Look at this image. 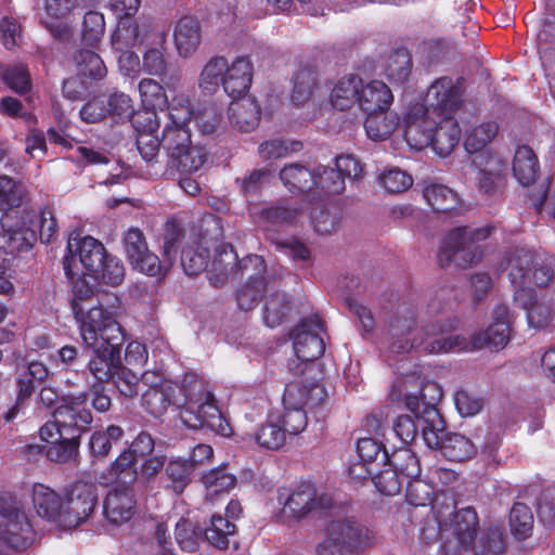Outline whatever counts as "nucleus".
I'll use <instances>...</instances> for the list:
<instances>
[{"label": "nucleus", "instance_id": "obj_31", "mask_svg": "<svg viewBox=\"0 0 555 555\" xmlns=\"http://www.w3.org/2000/svg\"><path fill=\"white\" fill-rule=\"evenodd\" d=\"M208 241L193 232L189 233L188 242L181 250V267L188 275H196L203 270L208 271Z\"/></svg>", "mask_w": 555, "mask_h": 555}, {"label": "nucleus", "instance_id": "obj_47", "mask_svg": "<svg viewBox=\"0 0 555 555\" xmlns=\"http://www.w3.org/2000/svg\"><path fill=\"white\" fill-rule=\"evenodd\" d=\"M129 262L138 272L156 278L157 280H163L172 267V263L167 258L160 261L158 256L150 251L149 248Z\"/></svg>", "mask_w": 555, "mask_h": 555}, {"label": "nucleus", "instance_id": "obj_29", "mask_svg": "<svg viewBox=\"0 0 555 555\" xmlns=\"http://www.w3.org/2000/svg\"><path fill=\"white\" fill-rule=\"evenodd\" d=\"M393 101L390 88L380 80H371L362 82L359 88L358 106L365 114L384 113Z\"/></svg>", "mask_w": 555, "mask_h": 555}, {"label": "nucleus", "instance_id": "obj_52", "mask_svg": "<svg viewBox=\"0 0 555 555\" xmlns=\"http://www.w3.org/2000/svg\"><path fill=\"white\" fill-rule=\"evenodd\" d=\"M138 90L146 109H163L168 104L163 86L152 78L142 79L138 85Z\"/></svg>", "mask_w": 555, "mask_h": 555}, {"label": "nucleus", "instance_id": "obj_33", "mask_svg": "<svg viewBox=\"0 0 555 555\" xmlns=\"http://www.w3.org/2000/svg\"><path fill=\"white\" fill-rule=\"evenodd\" d=\"M228 118L230 124L240 131L249 132L259 124V105L250 96L233 100L228 108Z\"/></svg>", "mask_w": 555, "mask_h": 555}, {"label": "nucleus", "instance_id": "obj_9", "mask_svg": "<svg viewBox=\"0 0 555 555\" xmlns=\"http://www.w3.org/2000/svg\"><path fill=\"white\" fill-rule=\"evenodd\" d=\"M491 231V227H463L452 230L440 251V263L444 266L450 261H454L461 267H466L477 262L482 255L477 243L487 240Z\"/></svg>", "mask_w": 555, "mask_h": 555}, {"label": "nucleus", "instance_id": "obj_15", "mask_svg": "<svg viewBox=\"0 0 555 555\" xmlns=\"http://www.w3.org/2000/svg\"><path fill=\"white\" fill-rule=\"evenodd\" d=\"M321 332L322 322L319 317L313 315L302 320L292 333L296 358L306 363L305 371H313L311 362L325 350Z\"/></svg>", "mask_w": 555, "mask_h": 555}, {"label": "nucleus", "instance_id": "obj_64", "mask_svg": "<svg viewBox=\"0 0 555 555\" xmlns=\"http://www.w3.org/2000/svg\"><path fill=\"white\" fill-rule=\"evenodd\" d=\"M291 311L285 294H274L264 306L263 320L269 327L280 325Z\"/></svg>", "mask_w": 555, "mask_h": 555}, {"label": "nucleus", "instance_id": "obj_44", "mask_svg": "<svg viewBox=\"0 0 555 555\" xmlns=\"http://www.w3.org/2000/svg\"><path fill=\"white\" fill-rule=\"evenodd\" d=\"M125 436V431L117 425L95 430L89 440V449L93 456L105 457L113 446L118 444Z\"/></svg>", "mask_w": 555, "mask_h": 555}, {"label": "nucleus", "instance_id": "obj_13", "mask_svg": "<svg viewBox=\"0 0 555 555\" xmlns=\"http://www.w3.org/2000/svg\"><path fill=\"white\" fill-rule=\"evenodd\" d=\"M505 261L508 279L515 289L530 287L531 283L544 287L554 279L553 269L546 263L535 261L532 254L524 248L511 251Z\"/></svg>", "mask_w": 555, "mask_h": 555}, {"label": "nucleus", "instance_id": "obj_18", "mask_svg": "<svg viewBox=\"0 0 555 555\" xmlns=\"http://www.w3.org/2000/svg\"><path fill=\"white\" fill-rule=\"evenodd\" d=\"M426 109L437 117L454 116L462 105V88L459 81L443 76L437 78L427 89Z\"/></svg>", "mask_w": 555, "mask_h": 555}, {"label": "nucleus", "instance_id": "obj_62", "mask_svg": "<svg viewBox=\"0 0 555 555\" xmlns=\"http://www.w3.org/2000/svg\"><path fill=\"white\" fill-rule=\"evenodd\" d=\"M111 380L122 396L133 398L139 393L142 374H138L133 369L120 364Z\"/></svg>", "mask_w": 555, "mask_h": 555}, {"label": "nucleus", "instance_id": "obj_1", "mask_svg": "<svg viewBox=\"0 0 555 555\" xmlns=\"http://www.w3.org/2000/svg\"><path fill=\"white\" fill-rule=\"evenodd\" d=\"M142 406L153 416L166 413L170 405L179 410L182 424L191 429L207 428L223 437L232 435V428L216 404L209 385L193 373L184 375L182 385L166 380L155 372L142 373Z\"/></svg>", "mask_w": 555, "mask_h": 555}, {"label": "nucleus", "instance_id": "obj_46", "mask_svg": "<svg viewBox=\"0 0 555 555\" xmlns=\"http://www.w3.org/2000/svg\"><path fill=\"white\" fill-rule=\"evenodd\" d=\"M424 197L436 211H450L460 204V197L456 192L437 183L429 184L424 189Z\"/></svg>", "mask_w": 555, "mask_h": 555}, {"label": "nucleus", "instance_id": "obj_40", "mask_svg": "<svg viewBox=\"0 0 555 555\" xmlns=\"http://www.w3.org/2000/svg\"><path fill=\"white\" fill-rule=\"evenodd\" d=\"M319 90L318 75L312 67H302L294 76L292 101L295 105H305L313 100Z\"/></svg>", "mask_w": 555, "mask_h": 555}, {"label": "nucleus", "instance_id": "obj_2", "mask_svg": "<svg viewBox=\"0 0 555 555\" xmlns=\"http://www.w3.org/2000/svg\"><path fill=\"white\" fill-rule=\"evenodd\" d=\"M415 324L414 309L410 306L399 307L388 326L390 352L404 354L418 350L427 354H441L470 351L469 339L462 334H453L459 325L456 319L437 320L418 331H413Z\"/></svg>", "mask_w": 555, "mask_h": 555}, {"label": "nucleus", "instance_id": "obj_28", "mask_svg": "<svg viewBox=\"0 0 555 555\" xmlns=\"http://www.w3.org/2000/svg\"><path fill=\"white\" fill-rule=\"evenodd\" d=\"M472 164L478 170L479 190L486 194L495 192L503 181L505 163L491 153H480L472 158Z\"/></svg>", "mask_w": 555, "mask_h": 555}, {"label": "nucleus", "instance_id": "obj_57", "mask_svg": "<svg viewBox=\"0 0 555 555\" xmlns=\"http://www.w3.org/2000/svg\"><path fill=\"white\" fill-rule=\"evenodd\" d=\"M286 438V433L276 421L275 414H270L268 423L256 434V440L262 448L269 450L280 449Z\"/></svg>", "mask_w": 555, "mask_h": 555}, {"label": "nucleus", "instance_id": "obj_37", "mask_svg": "<svg viewBox=\"0 0 555 555\" xmlns=\"http://www.w3.org/2000/svg\"><path fill=\"white\" fill-rule=\"evenodd\" d=\"M237 255L232 246L223 244L215 249L214 258L208 262V279L214 286L222 285L237 267Z\"/></svg>", "mask_w": 555, "mask_h": 555}, {"label": "nucleus", "instance_id": "obj_50", "mask_svg": "<svg viewBox=\"0 0 555 555\" xmlns=\"http://www.w3.org/2000/svg\"><path fill=\"white\" fill-rule=\"evenodd\" d=\"M207 155L204 147L192 145L191 143L185 151H181L179 155L171 156L170 159L181 173L189 175L196 172L204 166Z\"/></svg>", "mask_w": 555, "mask_h": 555}, {"label": "nucleus", "instance_id": "obj_23", "mask_svg": "<svg viewBox=\"0 0 555 555\" xmlns=\"http://www.w3.org/2000/svg\"><path fill=\"white\" fill-rule=\"evenodd\" d=\"M493 322L487 331L480 332L472 336L469 339L470 351L481 348L502 349L504 348L511 336L512 314L508 307L499 304L492 312Z\"/></svg>", "mask_w": 555, "mask_h": 555}, {"label": "nucleus", "instance_id": "obj_61", "mask_svg": "<svg viewBox=\"0 0 555 555\" xmlns=\"http://www.w3.org/2000/svg\"><path fill=\"white\" fill-rule=\"evenodd\" d=\"M399 474L408 480L415 479L421 474V467L415 454L408 448H401L392 453L389 460Z\"/></svg>", "mask_w": 555, "mask_h": 555}, {"label": "nucleus", "instance_id": "obj_51", "mask_svg": "<svg viewBox=\"0 0 555 555\" xmlns=\"http://www.w3.org/2000/svg\"><path fill=\"white\" fill-rule=\"evenodd\" d=\"M358 459L375 468L387 466L390 456L383 444L373 438H360L357 442Z\"/></svg>", "mask_w": 555, "mask_h": 555}, {"label": "nucleus", "instance_id": "obj_4", "mask_svg": "<svg viewBox=\"0 0 555 555\" xmlns=\"http://www.w3.org/2000/svg\"><path fill=\"white\" fill-rule=\"evenodd\" d=\"M254 66L246 56L229 62L223 56L210 59L198 76V87L204 93L212 94L222 87L233 100L245 98L253 81Z\"/></svg>", "mask_w": 555, "mask_h": 555}, {"label": "nucleus", "instance_id": "obj_54", "mask_svg": "<svg viewBox=\"0 0 555 555\" xmlns=\"http://www.w3.org/2000/svg\"><path fill=\"white\" fill-rule=\"evenodd\" d=\"M79 436L65 434L63 438L48 447L46 453L49 460L56 463H70L78 455Z\"/></svg>", "mask_w": 555, "mask_h": 555}, {"label": "nucleus", "instance_id": "obj_6", "mask_svg": "<svg viewBox=\"0 0 555 555\" xmlns=\"http://www.w3.org/2000/svg\"><path fill=\"white\" fill-rule=\"evenodd\" d=\"M422 435L430 449H439L452 462H465L477 454L476 444L459 433H447L444 422L436 406H425L422 414Z\"/></svg>", "mask_w": 555, "mask_h": 555}, {"label": "nucleus", "instance_id": "obj_10", "mask_svg": "<svg viewBox=\"0 0 555 555\" xmlns=\"http://www.w3.org/2000/svg\"><path fill=\"white\" fill-rule=\"evenodd\" d=\"M193 108L189 95L180 93L172 98L168 105V121L160 139L162 147L169 158L179 155L191 144V133L188 124L192 119Z\"/></svg>", "mask_w": 555, "mask_h": 555}, {"label": "nucleus", "instance_id": "obj_39", "mask_svg": "<svg viewBox=\"0 0 555 555\" xmlns=\"http://www.w3.org/2000/svg\"><path fill=\"white\" fill-rule=\"evenodd\" d=\"M26 186L7 175H0V211H9L28 203Z\"/></svg>", "mask_w": 555, "mask_h": 555}, {"label": "nucleus", "instance_id": "obj_32", "mask_svg": "<svg viewBox=\"0 0 555 555\" xmlns=\"http://www.w3.org/2000/svg\"><path fill=\"white\" fill-rule=\"evenodd\" d=\"M362 78L354 74L345 75L333 82L328 100L334 109L348 111L358 105L359 88Z\"/></svg>", "mask_w": 555, "mask_h": 555}, {"label": "nucleus", "instance_id": "obj_25", "mask_svg": "<svg viewBox=\"0 0 555 555\" xmlns=\"http://www.w3.org/2000/svg\"><path fill=\"white\" fill-rule=\"evenodd\" d=\"M326 397L325 388L315 380L296 378L289 382L283 395L284 409H311L319 405Z\"/></svg>", "mask_w": 555, "mask_h": 555}, {"label": "nucleus", "instance_id": "obj_38", "mask_svg": "<svg viewBox=\"0 0 555 555\" xmlns=\"http://www.w3.org/2000/svg\"><path fill=\"white\" fill-rule=\"evenodd\" d=\"M538 158L531 147L520 145L516 149L513 162V172L522 185H530L538 176Z\"/></svg>", "mask_w": 555, "mask_h": 555}, {"label": "nucleus", "instance_id": "obj_60", "mask_svg": "<svg viewBox=\"0 0 555 555\" xmlns=\"http://www.w3.org/2000/svg\"><path fill=\"white\" fill-rule=\"evenodd\" d=\"M301 146V143L298 141L273 139L259 144L258 155L263 160H275L300 151Z\"/></svg>", "mask_w": 555, "mask_h": 555}, {"label": "nucleus", "instance_id": "obj_21", "mask_svg": "<svg viewBox=\"0 0 555 555\" xmlns=\"http://www.w3.org/2000/svg\"><path fill=\"white\" fill-rule=\"evenodd\" d=\"M3 522L0 526V540L15 550H23L35 540V531L26 513L17 507H2Z\"/></svg>", "mask_w": 555, "mask_h": 555}, {"label": "nucleus", "instance_id": "obj_16", "mask_svg": "<svg viewBox=\"0 0 555 555\" xmlns=\"http://www.w3.org/2000/svg\"><path fill=\"white\" fill-rule=\"evenodd\" d=\"M278 502L282 506L284 516L296 519L302 518L313 509L326 508L331 505V499L319 495L311 483H302L293 491L285 488L279 489Z\"/></svg>", "mask_w": 555, "mask_h": 555}, {"label": "nucleus", "instance_id": "obj_24", "mask_svg": "<svg viewBox=\"0 0 555 555\" xmlns=\"http://www.w3.org/2000/svg\"><path fill=\"white\" fill-rule=\"evenodd\" d=\"M137 513V499L130 486L113 487L103 500V516L107 524L119 527Z\"/></svg>", "mask_w": 555, "mask_h": 555}, {"label": "nucleus", "instance_id": "obj_30", "mask_svg": "<svg viewBox=\"0 0 555 555\" xmlns=\"http://www.w3.org/2000/svg\"><path fill=\"white\" fill-rule=\"evenodd\" d=\"M202 40L201 24L197 18L183 16L173 28V43L181 57H190L198 49Z\"/></svg>", "mask_w": 555, "mask_h": 555}, {"label": "nucleus", "instance_id": "obj_56", "mask_svg": "<svg viewBox=\"0 0 555 555\" xmlns=\"http://www.w3.org/2000/svg\"><path fill=\"white\" fill-rule=\"evenodd\" d=\"M101 262V266L91 274V279L102 281L111 286L119 285L125 278V269L120 259L105 253Z\"/></svg>", "mask_w": 555, "mask_h": 555}, {"label": "nucleus", "instance_id": "obj_34", "mask_svg": "<svg viewBox=\"0 0 555 555\" xmlns=\"http://www.w3.org/2000/svg\"><path fill=\"white\" fill-rule=\"evenodd\" d=\"M138 479L137 460L129 451L124 450L102 473L98 480L101 485L116 482L117 486H129Z\"/></svg>", "mask_w": 555, "mask_h": 555}, {"label": "nucleus", "instance_id": "obj_35", "mask_svg": "<svg viewBox=\"0 0 555 555\" xmlns=\"http://www.w3.org/2000/svg\"><path fill=\"white\" fill-rule=\"evenodd\" d=\"M461 129L454 116L437 117V124L433 130V145L435 152L440 156L449 155L457 145Z\"/></svg>", "mask_w": 555, "mask_h": 555}, {"label": "nucleus", "instance_id": "obj_12", "mask_svg": "<svg viewBox=\"0 0 555 555\" xmlns=\"http://www.w3.org/2000/svg\"><path fill=\"white\" fill-rule=\"evenodd\" d=\"M439 532L444 537L443 548L448 555H457L474 546L478 517L474 508L452 513L450 521L438 519Z\"/></svg>", "mask_w": 555, "mask_h": 555}, {"label": "nucleus", "instance_id": "obj_7", "mask_svg": "<svg viewBox=\"0 0 555 555\" xmlns=\"http://www.w3.org/2000/svg\"><path fill=\"white\" fill-rule=\"evenodd\" d=\"M375 543V534L352 519L332 521L325 539L317 546L318 555H360Z\"/></svg>", "mask_w": 555, "mask_h": 555}, {"label": "nucleus", "instance_id": "obj_59", "mask_svg": "<svg viewBox=\"0 0 555 555\" xmlns=\"http://www.w3.org/2000/svg\"><path fill=\"white\" fill-rule=\"evenodd\" d=\"M509 526L513 534L518 539H526L533 528V515L524 503H516L511 509Z\"/></svg>", "mask_w": 555, "mask_h": 555}, {"label": "nucleus", "instance_id": "obj_26", "mask_svg": "<svg viewBox=\"0 0 555 555\" xmlns=\"http://www.w3.org/2000/svg\"><path fill=\"white\" fill-rule=\"evenodd\" d=\"M122 340L87 347L93 350L88 363V371L100 382H108L120 365V345Z\"/></svg>", "mask_w": 555, "mask_h": 555}, {"label": "nucleus", "instance_id": "obj_43", "mask_svg": "<svg viewBox=\"0 0 555 555\" xmlns=\"http://www.w3.org/2000/svg\"><path fill=\"white\" fill-rule=\"evenodd\" d=\"M298 216V209L279 203L263 207L257 212L258 222L266 229L271 230L275 227H282L293 223Z\"/></svg>", "mask_w": 555, "mask_h": 555}, {"label": "nucleus", "instance_id": "obj_19", "mask_svg": "<svg viewBox=\"0 0 555 555\" xmlns=\"http://www.w3.org/2000/svg\"><path fill=\"white\" fill-rule=\"evenodd\" d=\"M87 402L88 397L85 392L62 398V403L55 410L53 417L61 427L65 428V434L80 437L81 431L92 423V414L87 408Z\"/></svg>", "mask_w": 555, "mask_h": 555}, {"label": "nucleus", "instance_id": "obj_49", "mask_svg": "<svg viewBox=\"0 0 555 555\" xmlns=\"http://www.w3.org/2000/svg\"><path fill=\"white\" fill-rule=\"evenodd\" d=\"M280 179L292 192L313 186V172L301 164H289L280 171Z\"/></svg>", "mask_w": 555, "mask_h": 555}, {"label": "nucleus", "instance_id": "obj_3", "mask_svg": "<svg viewBox=\"0 0 555 555\" xmlns=\"http://www.w3.org/2000/svg\"><path fill=\"white\" fill-rule=\"evenodd\" d=\"M8 219L9 216H5L0 232V249L7 254L28 251L37 240V233L44 244L56 235V220L49 207L23 209L20 220L14 224H9Z\"/></svg>", "mask_w": 555, "mask_h": 555}, {"label": "nucleus", "instance_id": "obj_14", "mask_svg": "<svg viewBox=\"0 0 555 555\" xmlns=\"http://www.w3.org/2000/svg\"><path fill=\"white\" fill-rule=\"evenodd\" d=\"M68 255L64 258V271L69 279L79 275L78 264L85 269L81 273L91 274L101 266L104 259L105 248L103 244L92 236H80L72 233L67 242Z\"/></svg>", "mask_w": 555, "mask_h": 555}, {"label": "nucleus", "instance_id": "obj_8", "mask_svg": "<svg viewBox=\"0 0 555 555\" xmlns=\"http://www.w3.org/2000/svg\"><path fill=\"white\" fill-rule=\"evenodd\" d=\"M441 391L436 383L426 380L417 372L403 374L397 377L390 388L389 398L393 402H403L418 422L422 423V414L427 405H434Z\"/></svg>", "mask_w": 555, "mask_h": 555}, {"label": "nucleus", "instance_id": "obj_53", "mask_svg": "<svg viewBox=\"0 0 555 555\" xmlns=\"http://www.w3.org/2000/svg\"><path fill=\"white\" fill-rule=\"evenodd\" d=\"M78 74L99 80L105 77L106 67L102 59L91 50H80L74 56Z\"/></svg>", "mask_w": 555, "mask_h": 555}, {"label": "nucleus", "instance_id": "obj_5", "mask_svg": "<svg viewBox=\"0 0 555 555\" xmlns=\"http://www.w3.org/2000/svg\"><path fill=\"white\" fill-rule=\"evenodd\" d=\"M79 335L85 347H96L99 344L124 340V331L117 321L114 305L104 306L96 297L95 304H76L73 310Z\"/></svg>", "mask_w": 555, "mask_h": 555}, {"label": "nucleus", "instance_id": "obj_42", "mask_svg": "<svg viewBox=\"0 0 555 555\" xmlns=\"http://www.w3.org/2000/svg\"><path fill=\"white\" fill-rule=\"evenodd\" d=\"M499 126L494 121H485L472 128L465 135V150L472 158L480 153H490L485 147L495 138Z\"/></svg>", "mask_w": 555, "mask_h": 555}, {"label": "nucleus", "instance_id": "obj_11", "mask_svg": "<svg viewBox=\"0 0 555 555\" xmlns=\"http://www.w3.org/2000/svg\"><path fill=\"white\" fill-rule=\"evenodd\" d=\"M98 488L92 482L78 480L63 490V529H74L85 524L98 504Z\"/></svg>", "mask_w": 555, "mask_h": 555}, {"label": "nucleus", "instance_id": "obj_22", "mask_svg": "<svg viewBox=\"0 0 555 555\" xmlns=\"http://www.w3.org/2000/svg\"><path fill=\"white\" fill-rule=\"evenodd\" d=\"M436 124L437 116L426 109L424 104L413 105L403 118L405 141L415 150L428 146L431 143Z\"/></svg>", "mask_w": 555, "mask_h": 555}, {"label": "nucleus", "instance_id": "obj_17", "mask_svg": "<svg viewBox=\"0 0 555 555\" xmlns=\"http://www.w3.org/2000/svg\"><path fill=\"white\" fill-rule=\"evenodd\" d=\"M238 270L246 281L237 291V305L242 310H249L268 287L266 263L261 256L249 255L238 263Z\"/></svg>", "mask_w": 555, "mask_h": 555}, {"label": "nucleus", "instance_id": "obj_20", "mask_svg": "<svg viewBox=\"0 0 555 555\" xmlns=\"http://www.w3.org/2000/svg\"><path fill=\"white\" fill-rule=\"evenodd\" d=\"M513 298L514 302L526 311L529 327L541 331L553 324L555 320V305L545 297L538 298L533 288H516Z\"/></svg>", "mask_w": 555, "mask_h": 555}, {"label": "nucleus", "instance_id": "obj_55", "mask_svg": "<svg viewBox=\"0 0 555 555\" xmlns=\"http://www.w3.org/2000/svg\"><path fill=\"white\" fill-rule=\"evenodd\" d=\"M165 34L159 35L160 47L149 48L142 56V69L150 76H163L167 72L168 62L166 59V48L164 47Z\"/></svg>", "mask_w": 555, "mask_h": 555}, {"label": "nucleus", "instance_id": "obj_58", "mask_svg": "<svg viewBox=\"0 0 555 555\" xmlns=\"http://www.w3.org/2000/svg\"><path fill=\"white\" fill-rule=\"evenodd\" d=\"M194 465L184 459H173L166 466V474L172 481V490L176 494L184 491L185 487L191 481Z\"/></svg>", "mask_w": 555, "mask_h": 555}, {"label": "nucleus", "instance_id": "obj_27", "mask_svg": "<svg viewBox=\"0 0 555 555\" xmlns=\"http://www.w3.org/2000/svg\"><path fill=\"white\" fill-rule=\"evenodd\" d=\"M31 504L38 517L61 528L63 492L59 493L43 483H35L31 490Z\"/></svg>", "mask_w": 555, "mask_h": 555}, {"label": "nucleus", "instance_id": "obj_41", "mask_svg": "<svg viewBox=\"0 0 555 555\" xmlns=\"http://www.w3.org/2000/svg\"><path fill=\"white\" fill-rule=\"evenodd\" d=\"M399 126V117L396 113L367 114L364 121L366 135L373 141L388 139Z\"/></svg>", "mask_w": 555, "mask_h": 555}, {"label": "nucleus", "instance_id": "obj_36", "mask_svg": "<svg viewBox=\"0 0 555 555\" xmlns=\"http://www.w3.org/2000/svg\"><path fill=\"white\" fill-rule=\"evenodd\" d=\"M150 33L151 26L149 24L140 25L132 20H120L112 35V46L116 51L131 49L143 43L149 38Z\"/></svg>", "mask_w": 555, "mask_h": 555}, {"label": "nucleus", "instance_id": "obj_63", "mask_svg": "<svg viewBox=\"0 0 555 555\" xmlns=\"http://www.w3.org/2000/svg\"><path fill=\"white\" fill-rule=\"evenodd\" d=\"M189 234L176 221H168L166 223L164 233V258L173 263L178 248L183 247L188 242Z\"/></svg>", "mask_w": 555, "mask_h": 555}, {"label": "nucleus", "instance_id": "obj_45", "mask_svg": "<svg viewBox=\"0 0 555 555\" xmlns=\"http://www.w3.org/2000/svg\"><path fill=\"white\" fill-rule=\"evenodd\" d=\"M412 73V57L408 50L401 49L391 53L386 62L385 75L396 85H403Z\"/></svg>", "mask_w": 555, "mask_h": 555}, {"label": "nucleus", "instance_id": "obj_48", "mask_svg": "<svg viewBox=\"0 0 555 555\" xmlns=\"http://www.w3.org/2000/svg\"><path fill=\"white\" fill-rule=\"evenodd\" d=\"M236 532L233 521L221 515H212L209 526L205 529L206 540L216 548L224 550L229 546V539Z\"/></svg>", "mask_w": 555, "mask_h": 555}]
</instances>
